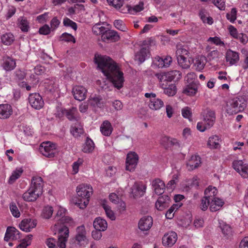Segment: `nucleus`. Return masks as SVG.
Masks as SVG:
<instances>
[{
  "label": "nucleus",
  "mask_w": 248,
  "mask_h": 248,
  "mask_svg": "<svg viewBox=\"0 0 248 248\" xmlns=\"http://www.w3.org/2000/svg\"><path fill=\"white\" fill-rule=\"evenodd\" d=\"M10 209L11 212H12V215L16 217H18L20 216V212L16 205L14 203H12L10 206Z\"/></svg>",
  "instance_id": "53"
},
{
  "label": "nucleus",
  "mask_w": 248,
  "mask_h": 248,
  "mask_svg": "<svg viewBox=\"0 0 248 248\" xmlns=\"http://www.w3.org/2000/svg\"><path fill=\"white\" fill-rule=\"evenodd\" d=\"M28 99L31 106L35 109H40L44 106V101L39 93L30 94Z\"/></svg>",
  "instance_id": "10"
},
{
  "label": "nucleus",
  "mask_w": 248,
  "mask_h": 248,
  "mask_svg": "<svg viewBox=\"0 0 248 248\" xmlns=\"http://www.w3.org/2000/svg\"><path fill=\"white\" fill-rule=\"evenodd\" d=\"M152 186L154 188L155 194L161 195L164 193L165 185L163 181L160 179L157 178L155 179L152 182Z\"/></svg>",
  "instance_id": "25"
},
{
  "label": "nucleus",
  "mask_w": 248,
  "mask_h": 248,
  "mask_svg": "<svg viewBox=\"0 0 248 248\" xmlns=\"http://www.w3.org/2000/svg\"><path fill=\"white\" fill-rule=\"evenodd\" d=\"M211 127H208V124L204 122H199L197 125V128L201 132H204L205 130L210 128Z\"/></svg>",
  "instance_id": "58"
},
{
  "label": "nucleus",
  "mask_w": 248,
  "mask_h": 248,
  "mask_svg": "<svg viewBox=\"0 0 248 248\" xmlns=\"http://www.w3.org/2000/svg\"><path fill=\"white\" fill-rule=\"evenodd\" d=\"M18 25L21 31L23 32H27L30 28L29 23L26 18L20 17L18 20Z\"/></svg>",
  "instance_id": "37"
},
{
  "label": "nucleus",
  "mask_w": 248,
  "mask_h": 248,
  "mask_svg": "<svg viewBox=\"0 0 248 248\" xmlns=\"http://www.w3.org/2000/svg\"><path fill=\"white\" fill-rule=\"evenodd\" d=\"M201 163V157L199 155H192L186 163V167L188 170L191 171L198 168Z\"/></svg>",
  "instance_id": "22"
},
{
  "label": "nucleus",
  "mask_w": 248,
  "mask_h": 248,
  "mask_svg": "<svg viewBox=\"0 0 248 248\" xmlns=\"http://www.w3.org/2000/svg\"><path fill=\"white\" fill-rule=\"evenodd\" d=\"M161 86L164 90V93L169 96H172L176 93L177 88L174 84H170L167 86L163 83Z\"/></svg>",
  "instance_id": "31"
},
{
  "label": "nucleus",
  "mask_w": 248,
  "mask_h": 248,
  "mask_svg": "<svg viewBox=\"0 0 248 248\" xmlns=\"http://www.w3.org/2000/svg\"><path fill=\"white\" fill-rule=\"evenodd\" d=\"M63 23L64 26L70 27L75 31L77 30V25L76 23L70 20L67 17H65L63 19Z\"/></svg>",
  "instance_id": "47"
},
{
  "label": "nucleus",
  "mask_w": 248,
  "mask_h": 248,
  "mask_svg": "<svg viewBox=\"0 0 248 248\" xmlns=\"http://www.w3.org/2000/svg\"><path fill=\"white\" fill-rule=\"evenodd\" d=\"M94 62L115 88L120 89L123 87L124 81L123 73L119 70L118 66L112 59L108 56L96 54Z\"/></svg>",
  "instance_id": "1"
},
{
  "label": "nucleus",
  "mask_w": 248,
  "mask_h": 248,
  "mask_svg": "<svg viewBox=\"0 0 248 248\" xmlns=\"http://www.w3.org/2000/svg\"><path fill=\"white\" fill-rule=\"evenodd\" d=\"M170 197L167 195L159 197L155 203V207L158 210L162 211L169 206Z\"/></svg>",
  "instance_id": "21"
},
{
  "label": "nucleus",
  "mask_w": 248,
  "mask_h": 248,
  "mask_svg": "<svg viewBox=\"0 0 248 248\" xmlns=\"http://www.w3.org/2000/svg\"><path fill=\"white\" fill-rule=\"evenodd\" d=\"M113 107L116 110H119L122 109L123 104L122 102L118 100H115L112 103Z\"/></svg>",
  "instance_id": "62"
},
{
  "label": "nucleus",
  "mask_w": 248,
  "mask_h": 248,
  "mask_svg": "<svg viewBox=\"0 0 248 248\" xmlns=\"http://www.w3.org/2000/svg\"><path fill=\"white\" fill-rule=\"evenodd\" d=\"M72 93L75 99L81 101L86 97L87 90L81 86H76L73 88Z\"/></svg>",
  "instance_id": "15"
},
{
  "label": "nucleus",
  "mask_w": 248,
  "mask_h": 248,
  "mask_svg": "<svg viewBox=\"0 0 248 248\" xmlns=\"http://www.w3.org/2000/svg\"><path fill=\"white\" fill-rule=\"evenodd\" d=\"M226 59L231 65L236 63L239 60V53L231 49L227 50L226 54Z\"/></svg>",
  "instance_id": "26"
},
{
  "label": "nucleus",
  "mask_w": 248,
  "mask_h": 248,
  "mask_svg": "<svg viewBox=\"0 0 248 248\" xmlns=\"http://www.w3.org/2000/svg\"><path fill=\"white\" fill-rule=\"evenodd\" d=\"M223 204L224 202L220 199L212 197L211 199L210 210L211 212H216L218 210Z\"/></svg>",
  "instance_id": "28"
},
{
  "label": "nucleus",
  "mask_w": 248,
  "mask_h": 248,
  "mask_svg": "<svg viewBox=\"0 0 248 248\" xmlns=\"http://www.w3.org/2000/svg\"><path fill=\"white\" fill-rule=\"evenodd\" d=\"M232 167L243 177H248V164H244L242 160H234L232 162Z\"/></svg>",
  "instance_id": "11"
},
{
  "label": "nucleus",
  "mask_w": 248,
  "mask_h": 248,
  "mask_svg": "<svg viewBox=\"0 0 248 248\" xmlns=\"http://www.w3.org/2000/svg\"><path fill=\"white\" fill-rule=\"evenodd\" d=\"M99 24H96L93 27V30L94 32H96L97 34H101V35L105 33V31H106L108 30L104 27L99 26Z\"/></svg>",
  "instance_id": "54"
},
{
  "label": "nucleus",
  "mask_w": 248,
  "mask_h": 248,
  "mask_svg": "<svg viewBox=\"0 0 248 248\" xmlns=\"http://www.w3.org/2000/svg\"><path fill=\"white\" fill-rule=\"evenodd\" d=\"M3 60L2 67L5 71H10L16 67V60L13 58L6 56L3 57Z\"/></svg>",
  "instance_id": "23"
},
{
  "label": "nucleus",
  "mask_w": 248,
  "mask_h": 248,
  "mask_svg": "<svg viewBox=\"0 0 248 248\" xmlns=\"http://www.w3.org/2000/svg\"><path fill=\"white\" fill-rule=\"evenodd\" d=\"M177 239V233L170 232L164 234L162 238V244L165 247H170L175 243Z\"/></svg>",
  "instance_id": "13"
},
{
  "label": "nucleus",
  "mask_w": 248,
  "mask_h": 248,
  "mask_svg": "<svg viewBox=\"0 0 248 248\" xmlns=\"http://www.w3.org/2000/svg\"><path fill=\"white\" fill-rule=\"evenodd\" d=\"M62 40L65 41L66 42H72L73 43L76 42V40L74 36L71 34L65 32L62 34L61 36Z\"/></svg>",
  "instance_id": "49"
},
{
  "label": "nucleus",
  "mask_w": 248,
  "mask_h": 248,
  "mask_svg": "<svg viewBox=\"0 0 248 248\" xmlns=\"http://www.w3.org/2000/svg\"><path fill=\"white\" fill-rule=\"evenodd\" d=\"M36 220L29 218L22 220L19 224V226L21 230L26 232H29L31 229L36 227Z\"/></svg>",
  "instance_id": "14"
},
{
  "label": "nucleus",
  "mask_w": 248,
  "mask_h": 248,
  "mask_svg": "<svg viewBox=\"0 0 248 248\" xmlns=\"http://www.w3.org/2000/svg\"><path fill=\"white\" fill-rule=\"evenodd\" d=\"M63 225L62 228L59 229V241L58 245L60 248H65L66 242L69 236V229L68 226H73L74 222L72 218L68 216H65L58 220V222L55 223L54 227L57 228L58 226Z\"/></svg>",
  "instance_id": "2"
},
{
  "label": "nucleus",
  "mask_w": 248,
  "mask_h": 248,
  "mask_svg": "<svg viewBox=\"0 0 248 248\" xmlns=\"http://www.w3.org/2000/svg\"><path fill=\"white\" fill-rule=\"evenodd\" d=\"M177 59L179 65L183 69H187L189 68L190 65V62L189 60H187L186 57H178Z\"/></svg>",
  "instance_id": "42"
},
{
  "label": "nucleus",
  "mask_w": 248,
  "mask_h": 248,
  "mask_svg": "<svg viewBox=\"0 0 248 248\" xmlns=\"http://www.w3.org/2000/svg\"><path fill=\"white\" fill-rule=\"evenodd\" d=\"M149 53V51L148 48L142 47L139 52L136 53L135 60L139 61L140 63H141L145 60Z\"/></svg>",
  "instance_id": "29"
},
{
  "label": "nucleus",
  "mask_w": 248,
  "mask_h": 248,
  "mask_svg": "<svg viewBox=\"0 0 248 248\" xmlns=\"http://www.w3.org/2000/svg\"><path fill=\"white\" fill-rule=\"evenodd\" d=\"M139 156L135 152H130L127 155L126 160V169L133 171L138 164Z\"/></svg>",
  "instance_id": "8"
},
{
  "label": "nucleus",
  "mask_w": 248,
  "mask_h": 248,
  "mask_svg": "<svg viewBox=\"0 0 248 248\" xmlns=\"http://www.w3.org/2000/svg\"><path fill=\"white\" fill-rule=\"evenodd\" d=\"M93 227L95 230L99 231H105L108 227V224L106 220L98 217H96L93 221Z\"/></svg>",
  "instance_id": "27"
},
{
  "label": "nucleus",
  "mask_w": 248,
  "mask_h": 248,
  "mask_svg": "<svg viewBox=\"0 0 248 248\" xmlns=\"http://www.w3.org/2000/svg\"><path fill=\"white\" fill-rule=\"evenodd\" d=\"M237 10L235 8H232L230 13L226 14V18L231 22H234L236 19Z\"/></svg>",
  "instance_id": "46"
},
{
  "label": "nucleus",
  "mask_w": 248,
  "mask_h": 248,
  "mask_svg": "<svg viewBox=\"0 0 248 248\" xmlns=\"http://www.w3.org/2000/svg\"><path fill=\"white\" fill-rule=\"evenodd\" d=\"M114 26L118 30L125 31L126 30V28L124 24L123 21L121 20H115L114 21Z\"/></svg>",
  "instance_id": "50"
},
{
  "label": "nucleus",
  "mask_w": 248,
  "mask_h": 248,
  "mask_svg": "<svg viewBox=\"0 0 248 248\" xmlns=\"http://www.w3.org/2000/svg\"><path fill=\"white\" fill-rule=\"evenodd\" d=\"M86 232L84 225L78 226L77 228V234L75 236L76 242L80 246H83L88 243L86 236Z\"/></svg>",
  "instance_id": "9"
},
{
  "label": "nucleus",
  "mask_w": 248,
  "mask_h": 248,
  "mask_svg": "<svg viewBox=\"0 0 248 248\" xmlns=\"http://www.w3.org/2000/svg\"><path fill=\"white\" fill-rule=\"evenodd\" d=\"M240 248H248V237H245L241 241Z\"/></svg>",
  "instance_id": "64"
},
{
  "label": "nucleus",
  "mask_w": 248,
  "mask_h": 248,
  "mask_svg": "<svg viewBox=\"0 0 248 248\" xmlns=\"http://www.w3.org/2000/svg\"><path fill=\"white\" fill-rule=\"evenodd\" d=\"M23 172V170L21 169H16L15 170L10 176L8 183L9 184H13L16 179H17L21 175Z\"/></svg>",
  "instance_id": "43"
},
{
  "label": "nucleus",
  "mask_w": 248,
  "mask_h": 248,
  "mask_svg": "<svg viewBox=\"0 0 248 248\" xmlns=\"http://www.w3.org/2000/svg\"><path fill=\"white\" fill-rule=\"evenodd\" d=\"M58 241L59 238L57 241L53 238H49L46 239V244L49 248H58V247L60 248L58 245Z\"/></svg>",
  "instance_id": "45"
},
{
  "label": "nucleus",
  "mask_w": 248,
  "mask_h": 248,
  "mask_svg": "<svg viewBox=\"0 0 248 248\" xmlns=\"http://www.w3.org/2000/svg\"><path fill=\"white\" fill-rule=\"evenodd\" d=\"M50 32V28L47 25H45L39 29V32L41 34L47 35Z\"/></svg>",
  "instance_id": "59"
},
{
  "label": "nucleus",
  "mask_w": 248,
  "mask_h": 248,
  "mask_svg": "<svg viewBox=\"0 0 248 248\" xmlns=\"http://www.w3.org/2000/svg\"><path fill=\"white\" fill-rule=\"evenodd\" d=\"M246 106V102L243 98H233L227 102L226 111L229 115L236 114L243 111Z\"/></svg>",
  "instance_id": "5"
},
{
  "label": "nucleus",
  "mask_w": 248,
  "mask_h": 248,
  "mask_svg": "<svg viewBox=\"0 0 248 248\" xmlns=\"http://www.w3.org/2000/svg\"><path fill=\"white\" fill-rule=\"evenodd\" d=\"M182 114L184 118L190 119L192 114L190 108L188 107H185L183 108L182 110Z\"/></svg>",
  "instance_id": "57"
},
{
  "label": "nucleus",
  "mask_w": 248,
  "mask_h": 248,
  "mask_svg": "<svg viewBox=\"0 0 248 248\" xmlns=\"http://www.w3.org/2000/svg\"><path fill=\"white\" fill-rule=\"evenodd\" d=\"M163 62H165L163 61V59L159 56L155 57V60H154V64L158 68H163L164 67L165 64Z\"/></svg>",
  "instance_id": "56"
},
{
  "label": "nucleus",
  "mask_w": 248,
  "mask_h": 248,
  "mask_svg": "<svg viewBox=\"0 0 248 248\" xmlns=\"http://www.w3.org/2000/svg\"><path fill=\"white\" fill-rule=\"evenodd\" d=\"M43 192V179L41 177H33L29 189L23 194V199L27 202H34Z\"/></svg>",
  "instance_id": "3"
},
{
  "label": "nucleus",
  "mask_w": 248,
  "mask_h": 248,
  "mask_svg": "<svg viewBox=\"0 0 248 248\" xmlns=\"http://www.w3.org/2000/svg\"><path fill=\"white\" fill-rule=\"evenodd\" d=\"M219 144V139L217 136L215 135L209 138L207 145L210 148H217Z\"/></svg>",
  "instance_id": "39"
},
{
  "label": "nucleus",
  "mask_w": 248,
  "mask_h": 248,
  "mask_svg": "<svg viewBox=\"0 0 248 248\" xmlns=\"http://www.w3.org/2000/svg\"><path fill=\"white\" fill-rule=\"evenodd\" d=\"M113 128L109 122L105 121L100 126V131L103 135L109 136L112 132Z\"/></svg>",
  "instance_id": "30"
},
{
  "label": "nucleus",
  "mask_w": 248,
  "mask_h": 248,
  "mask_svg": "<svg viewBox=\"0 0 248 248\" xmlns=\"http://www.w3.org/2000/svg\"><path fill=\"white\" fill-rule=\"evenodd\" d=\"M94 149V144L93 141L89 137H87L85 143L82 146V151L84 153H90Z\"/></svg>",
  "instance_id": "34"
},
{
  "label": "nucleus",
  "mask_w": 248,
  "mask_h": 248,
  "mask_svg": "<svg viewBox=\"0 0 248 248\" xmlns=\"http://www.w3.org/2000/svg\"><path fill=\"white\" fill-rule=\"evenodd\" d=\"M148 105L151 109L158 110L163 106L164 103L160 99L155 97L149 100Z\"/></svg>",
  "instance_id": "33"
},
{
  "label": "nucleus",
  "mask_w": 248,
  "mask_h": 248,
  "mask_svg": "<svg viewBox=\"0 0 248 248\" xmlns=\"http://www.w3.org/2000/svg\"><path fill=\"white\" fill-rule=\"evenodd\" d=\"M219 228L224 236L229 238L232 235V229L231 226L225 222H219Z\"/></svg>",
  "instance_id": "35"
},
{
  "label": "nucleus",
  "mask_w": 248,
  "mask_h": 248,
  "mask_svg": "<svg viewBox=\"0 0 248 248\" xmlns=\"http://www.w3.org/2000/svg\"><path fill=\"white\" fill-rule=\"evenodd\" d=\"M165 80L169 81H171L172 80L177 81L181 78V74L178 70H172L165 73Z\"/></svg>",
  "instance_id": "32"
},
{
  "label": "nucleus",
  "mask_w": 248,
  "mask_h": 248,
  "mask_svg": "<svg viewBox=\"0 0 248 248\" xmlns=\"http://www.w3.org/2000/svg\"><path fill=\"white\" fill-rule=\"evenodd\" d=\"M31 243H28V240H27V238H24L22 240L21 243L17 246L16 248H26Z\"/></svg>",
  "instance_id": "63"
},
{
  "label": "nucleus",
  "mask_w": 248,
  "mask_h": 248,
  "mask_svg": "<svg viewBox=\"0 0 248 248\" xmlns=\"http://www.w3.org/2000/svg\"><path fill=\"white\" fill-rule=\"evenodd\" d=\"M103 207L105 211L107 217L112 220H115V215L113 211L111 210L110 207L105 204H103Z\"/></svg>",
  "instance_id": "48"
},
{
  "label": "nucleus",
  "mask_w": 248,
  "mask_h": 248,
  "mask_svg": "<svg viewBox=\"0 0 248 248\" xmlns=\"http://www.w3.org/2000/svg\"><path fill=\"white\" fill-rule=\"evenodd\" d=\"M90 103L92 106L101 108L103 106L102 98L100 96H94L90 99Z\"/></svg>",
  "instance_id": "40"
},
{
  "label": "nucleus",
  "mask_w": 248,
  "mask_h": 248,
  "mask_svg": "<svg viewBox=\"0 0 248 248\" xmlns=\"http://www.w3.org/2000/svg\"><path fill=\"white\" fill-rule=\"evenodd\" d=\"M201 115L203 122L208 124V127L213 126L216 120L215 112L214 110L206 108L202 111Z\"/></svg>",
  "instance_id": "12"
},
{
  "label": "nucleus",
  "mask_w": 248,
  "mask_h": 248,
  "mask_svg": "<svg viewBox=\"0 0 248 248\" xmlns=\"http://www.w3.org/2000/svg\"><path fill=\"white\" fill-rule=\"evenodd\" d=\"M65 211L66 210L63 208H60L59 210L58 211L55 217V219L58 222V220L59 218H62V217H64L65 216Z\"/></svg>",
  "instance_id": "60"
},
{
  "label": "nucleus",
  "mask_w": 248,
  "mask_h": 248,
  "mask_svg": "<svg viewBox=\"0 0 248 248\" xmlns=\"http://www.w3.org/2000/svg\"><path fill=\"white\" fill-rule=\"evenodd\" d=\"M101 38L104 42H116L119 40L120 36L117 31L108 30L101 35Z\"/></svg>",
  "instance_id": "16"
},
{
  "label": "nucleus",
  "mask_w": 248,
  "mask_h": 248,
  "mask_svg": "<svg viewBox=\"0 0 248 248\" xmlns=\"http://www.w3.org/2000/svg\"><path fill=\"white\" fill-rule=\"evenodd\" d=\"M1 40L3 44L5 45H10L15 40V37L13 34L10 32L6 33L1 36Z\"/></svg>",
  "instance_id": "38"
},
{
  "label": "nucleus",
  "mask_w": 248,
  "mask_h": 248,
  "mask_svg": "<svg viewBox=\"0 0 248 248\" xmlns=\"http://www.w3.org/2000/svg\"><path fill=\"white\" fill-rule=\"evenodd\" d=\"M153 218L151 216L142 217L139 222V228L142 231L149 230L153 225Z\"/></svg>",
  "instance_id": "17"
},
{
  "label": "nucleus",
  "mask_w": 248,
  "mask_h": 248,
  "mask_svg": "<svg viewBox=\"0 0 248 248\" xmlns=\"http://www.w3.org/2000/svg\"><path fill=\"white\" fill-rule=\"evenodd\" d=\"M228 29L229 30L230 34L234 38H240L241 36L242 37L243 36V33L238 34L236 29L232 25H230Z\"/></svg>",
  "instance_id": "51"
},
{
  "label": "nucleus",
  "mask_w": 248,
  "mask_h": 248,
  "mask_svg": "<svg viewBox=\"0 0 248 248\" xmlns=\"http://www.w3.org/2000/svg\"><path fill=\"white\" fill-rule=\"evenodd\" d=\"M204 60V58L202 57H199L196 58L195 66L197 70L200 71L203 69L205 66V63L203 62Z\"/></svg>",
  "instance_id": "44"
},
{
  "label": "nucleus",
  "mask_w": 248,
  "mask_h": 248,
  "mask_svg": "<svg viewBox=\"0 0 248 248\" xmlns=\"http://www.w3.org/2000/svg\"><path fill=\"white\" fill-rule=\"evenodd\" d=\"M188 54V51L186 48L180 46V47H177V50L176 51V55L177 56V58L178 57H184L185 55H187Z\"/></svg>",
  "instance_id": "52"
},
{
  "label": "nucleus",
  "mask_w": 248,
  "mask_h": 248,
  "mask_svg": "<svg viewBox=\"0 0 248 248\" xmlns=\"http://www.w3.org/2000/svg\"><path fill=\"white\" fill-rule=\"evenodd\" d=\"M56 145L50 141L43 142L40 147L39 151L44 156L51 158L55 156L56 153Z\"/></svg>",
  "instance_id": "7"
},
{
  "label": "nucleus",
  "mask_w": 248,
  "mask_h": 248,
  "mask_svg": "<svg viewBox=\"0 0 248 248\" xmlns=\"http://www.w3.org/2000/svg\"><path fill=\"white\" fill-rule=\"evenodd\" d=\"M146 189L145 185L135 183L131 188V193L135 198L140 197L144 194Z\"/></svg>",
  "instance_id": "19"
},
{
  "label": "nucleus",
  "mask_w": 248,
  "mask_h": 248,
  "mask_svg": "<svg viewBox=\"0 0 248 248\" xmlns=\"http://www.w3.org/2000/svg\"><path fill=\"white\" fill-rule=\"evenodd\" d=\"M199 83L198 81H192L187 85L183 89V93L189 96L195 95L199 88Z\"/></svg>",
  "instance_id": "18"
},
{
  "label": "nucleus",
  "mask_w": 248,
  "mask_h": 248,
  "mask_svg": "<svg viewBox=\"0 0 248 248\" xmlns=\"http://www.w3.org/2000/svg\"><path fill=\"white\" fill-rule=\"evenodd\" d=\"M84 132L82 125L78 123L72 125L71 128V133L75 137H78Z\"/></svg>",
  "instance_id": "36"
},
{
  "label": "nucleus",
  "mask_w": 248,
  "mask_h": 248,
  "mask_svg": "<svg viewBox=\"0 0 248 248\" xmlns=\"http://www.w3.org/2000/svg\"><path fill=\"white\" fill-rule=\"evenodd\" d=\"M143 9V3L142 2H140L138 4L135 5L134 7H132L131 6V12H132L131 14H134L137 12H140Z\"/></svg>",
  "instance_id": "55"
},
{
  "label": "nucleus",
  "mask_w": 248,
  "mask_h": 248,
  "mask_svg": "<svg viewBox=\"0 0 248 248\" xmlns=\"http://www.w3.org/2000/svg\"><path fill=\"white\" fill-rule=\"evenodd\" d=\"M62 113L63 115H65L70 121H78V112L77 108L75 107H72L68 109H62Z\"/></svg>",
  "instance_id": "20"
},
{
  "label": "nucleus",
  "mask_w": 248,
  "mask_h": 248,
  "mask_svg": "<svg viewBox=\"0 0 248 248\" xmlns=\"http://www.w3.org/2000/svg\"><path fill=\"white\" fill-rule=\"evenodd\" d=\"M53 213V207L52 206H46L43 208L41 216L44 218L48 219L51 217Z\"/></svg>",
  "instance_id": "41"
},
{
  "label": "nucleus",
  "mask_w": 248,
  "mask_h": 248,
  "mask_svg": "<svg viewBox=\"0 0 248 248\" xmlns=\"http://www.w3.org/2000/svg\"><path fill=\"white\" fill-rule=\"evenodd\" d=\"M217 193L216 187L209 186L204 191L205 196L201 200L200 208L202 211L207 210L208 206L211 203V197H215Z\"/></svg>",
  "instance_id": "6"
},
{
  "label": "nucleus",
  "mask_w": 248,
  "mask_h": 248,
  "mask_svg": "<svg viewBox=\"0 0 248 248\" xmlns=\"http://www.w3.org/2000/svg\"><path fill=\"white\" fill-rule=\"evenodd\" d=\"M78 197L75 203L80 209H84L88 204L89 198L93 193V188L90 185L82 184L77 187Z\"/></svg>",
  "instance_id": "4"
},
{
  "label": "nucleus",
  "mask_w": 248,
  "mask_h": 248,
  "mask_svg": "<svg viewBox=\"0 0 248 248\" xmlns=\"http://www.w3.org/2000/svg\"><path fill=\"white\" fill-rule=\"evenodd\" d=\"M116 9L119 10L121 13L123 14L127 13H132V12H131V6L128 4H126L124 6L123 4L122 6H121L120 8H118Z\"/></svg>",
  "instance_id": "61"
},
{
  "label": "nucleus",
  "mask_w": 248,
  "mask_h": 248,
  "mask_svg": "<svg viewBox=\"0 0 248 248\" xmlns=\"http://www.w3.org/2000/svg\"><path fill=\"white\" fill-rule=\"evenodd\" d=\"M12 113L13 109L11 105L8 104L0 105V119H7Z\"/></svg>",
  "instance_id": "24"
}]
</instances>
